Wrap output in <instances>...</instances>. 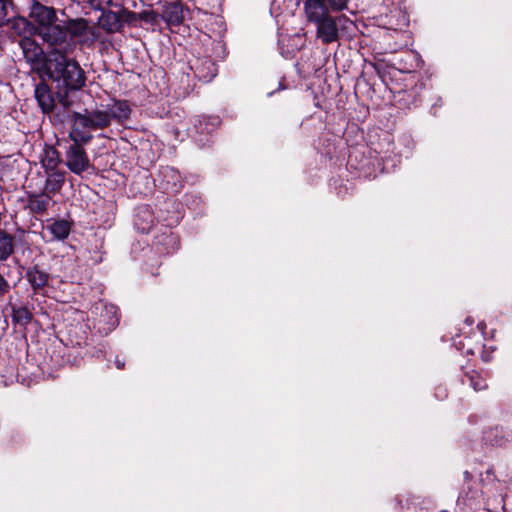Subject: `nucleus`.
<instances>
[{
    "label": "nucleus",
    "instance_id": "1",
    "mask_svg": "<svg viewBox=\"0 0 512 512\" xmlns=\"http://www.w3.org/2000/svg\"><path fill=\"white\" fill-rule=\"evenodd\" d=\"M34 73L41 80L55 83V88L76 91L85 84V73L79 63L68 58L64 53L54 49L45 54L34 41Z\"/></svg>",
    "mask_w": 512,
    "mask_h": 512
},
{
    "label": "nucleus",
    "instance_id": "2",
    "mask_svg": "<svg viewBox=\"0 0 512 512\" xmlns=\"http://www.w3.org/2000/svg\"><path fill=\"white\" fill-rule=\"evenodd\" d=\"M349 0H305L304 12L307 21L314 23L317 37L323 44H330L339 39V26L345 23L353 25L346 16L333 17L330 11H342L347 8Z\"/></svg>",
    "mask_w": 512,
    "mask_h": 512
},
{
    "label": "nucleus",
    "instance_id": "3",
    "mask_svg": "<svg viewBox=\"0 0 512 512\" xmlns=\"http://www.w3.org/2000/svg\"><path fill=\"white\" fill-rule=\"evenodd\" d=\"M57 21L54 7L34 0V36L41 37L51 47L64 43L67 38V29Z\"/></svg>",
    "mask_w": 512,
    "mask_h": 512
},
{
    "label": "nucleus",
    "instance_id": "4",
    "mask_svg": "<svg viewBox=\"0 0 512 512\" xmlns=\"http://www.w3.org/2000/svg\"><path fill=\"white\" fill-rule=\"evenodd\" d=\"M190 136L200 147H209L214 141V135L222 123L218 115H197L191 120Z\"/></svg>",
    "mask_w": 512,
    "mask_h": 512
},
{
    "label": "nucleus",
    "instance_id": "5",
    "mask_svg": "<svg viewBox=\"0 0 512 512\" xmlns=\"http://www.w3.org/2000/svg\"><path fill=\"white\" fill-rule=\"evenodd\" d=\"M36 353H34V363H36L42 378L52 375L54 368L60 365L58 356H54V348L51 345L36 341Z\"/></svg>",
    "mask_w": 512,
    "mask_h": 512
},
{
    "label": "nucleus",
    "instance_id": "6",
    "mask_svg": "<svg viewBox=\"0 0 512 512\" xmlns=\"http://www.w3.org/2000/svg\"><path fill=\"white\" fill-rule=\"evenodd\" d=\"M66 166L76 174L81 175L84 171L94 166L90 163L85 149L78 144H71L66 152Z\"/></svg>",
    "mask_w": 512,
    "mask_h": 512
},
{
    "label": "nucleus",
    "instance_id": "7",
    "mask_svg": "<svg viewBox=\"0 0 512 512\" xmlns=\"http://www.w3.org/2000/svg\"><path fill=\"white\" fill-rule=\"evenodd\" d=\"M178 223V218L169 223L160 233L154 235L153 246L160 254H170L176 251L180 245L179 238L172 232L171 226Z\"/></svg>",
    "mask_w": 512,
    "mask_h": 512
},
{
    "label": "nucleus",
    "instance_id": "8",
    "mask_svg": "<svg viewBox=\"0 0 512 512\" xmlns=\"http://www.w3.org/2000/svg\"><path fill=\"white\" fill-rule=\"evenodd\" d=\"M427 92L425 84L419 83L409 89L398 91L395 97L401 108L412 109L421 105Z\"/></svg>",
    "mask_w": 512,
    "mask_h": 512
},
{
    "label": "nucleus",
    "instance_id": "9",
    "mask_svg": "<svg viewBox=\"0 0 512 512\" xmlns=\"http://www.w3.org/2000/svg\"><path fill=\"white\" fill-rule=\"evenodd\" d=\"M160 19H162L167 27L174 32V27L180 26L184 21V5L180 0L166 3L162 7L160 13Z\"/></svg>",
    "mask_w": 512,
    "mask_h": 512
},
{
    "label": "nucleus",
    "instance_id": "10",
    "mask_svg": "<svg viewBox=\"0 0 512 512\" xmlns=\"http://www.w3.org/2000/svg\"><path fill=\"white\" fill-rule=\"evenodd\" d=\"M190 67L195 77L203 82H210L218 73L217 64L208 56L197 58Z\"/></svg>",
    "mask_w": 512,
    "mask_h": 512
},
{
    "label": "nucleus",
    "instance_id": "11",
    "mask_svg": "<svg viewBox=\"0 0 512 512\" xmlns=\"http://www.w3.org/2000/svg\"><path fill=\"white\" fill-rule=\"evenodd\" d=\"M483 440L491 446L505 447L511 442L512 433L502 426H494L484 431Z\"/></svg>",
    "mask_w": 512,
    "mask_h": 512
},
{
    "label": "nucleus",
    "instance_id": "12",
    "mask_svg": "<svg viewBox=\"0 0 512 512\" xmlns=\"http://www.w3.org/2000/svg\"><path fill=\"white\" fill-rule=\"evenodd\" d=\"M99 18L100 27L108 34L122 32L121 9L117 12L112 10H101Z\"/></svg>",
    "mask_w": 512,
    "mask_h": 512
},
{
    "label": "nucleus",
    "instance_id": "13",
    "mask_svg": "<svg viewBox=\"0 0 512 512\" xmlns=\"http://www.w3.org/2000/svg\"><path fill=\"white\" fill-rule=\"evenodd\" d=\"M47 82L41 80L34 89V99L37 100L43 113H48L54 108V98Z\"/></svg>",
    "mask_w": 512,
    "mask_h": 512
},
{
    "label": "nucleus",
    "instance_id": "14",
    "mask_svg": "<svg viewBox=\"0 0 512 512\" xmlns=\"http://www.w3.org/2000/svg\"><path fill=\"white\" fill-rule=\"evenodd\" d=\"M161 174L163 176V181H165L164 189L167 191H170L171 193H179L181 189L183 188V183L181 179L180 173L172 168V167H166L161 171Z\"/></svg>",
    "mask_w": 512,
    "mask_h": 512
},
{
    "label": "nucleus",
    "instance_id": "15",
    "mask_svg": "<svg viewBox=\"0 0 512 512\" xmlns=\"http://www.w3.org/2000/svg\"><path fill=\"white\" fill-rule=\"evenodd\" d=\"M40 162L46 173L56 169L60 162L59 153L52 145L44 144L42 153L40 154Z\"/></svg>",
    "mask_w": 512,
    "mask_h": 512
},
{
    "label": "nucleus",
    "instance_id": "16",
    "mask_svg": "<svg viewBox=\"0 0 512 512\" xmlns=\"http://www.w3.org/2000/svg\"><path fill=\"white\" fill-rule=\"evenodd\" d=\"M111 119L116 120L118 123L123 124L124 121L130 118L132 109L127 100L113 99V104L109 108Z\"/></svg>",
    "mask_w": 512,
    "mask_h": 512
},
{
    "label": "nucleus",
    "instance_id": "17",
    "mask_svg": "<svg viewBox=\"0 0 512 512\" xmlns=\"http://www.w3.org/2000/svg\"><path fill=\"white\" fill-rule=\"evenodd\" d=\"M46 228L52 235L51 239L64 240L70 234L71 223L65 219H58L48 224Z\"/></svg>",
    "mask_w": 512,
    "mask_h": 512
},
{
    "label": "nucleus",
    "instance_id": "18",
    "mask_svg": "<svg viewBox=\"0 0 512 512\" xmlns=\"http://www.w3.org/2000/svg\"><path fill=\"white\" fill-rule=\"evenodd\" d=\"M134 225L141 233H149L153 228V215L148 208H140L135 215Z\"/></svg>",
    "mask_w": 512,
    "mask_h": 512
},
{
    "label": "nucleus",
    "instance_id": "19",
    "mask_svg": "<svg viewBox=\"0 0 512 512\" xmlns=\"http://www.w3.org/2000/svg\"><path fill=\"white\" fill-rule=\"evenodd\" d=\"M461 382L462 384H468L476 392L485 390L488 387L486 380L475 370L464 372Z\"/></svg>",
    "mask_w": 512,
    "mask_h": 512
},
{
    "label": "nucleus",
    "instance_id": "20",
    "mask_svg": "<svg viewBox=\"0 0 512 512\" xmlns=\"http://www.w3.org/2000/svg\"><path fill=\"white\" fill-rule=\"evenodd\" d=\"M48 177L45 180L44 192L48 194L57 193L64 183V174L59 171H48Z\"/></svg>",
    "mask_w": 512,
    "mask_h": 512
},
{
    "label": "nucleus",
    "instance_id": "21",
    "mask_svg": "<svg viewBox=\"0 0 512 512\" xmlns=\"http://www.w3.org/2000/svg\"><path fill=\"white\" fill-rule=\"evenodd\" d=\"M71 121L73 123V126H78L82 129L96 130L92 113L81 114L79 112H73L71 115Z\"/></svg>",
    "mask_w": 512,
    "mask_h": 512
},
{
    "label": "nucleus",
    "instance_id": "22",
    "mask_svg": "<svg viewBox=\"0 0 512 512\" xmlns=\"http://www.w3.org/2000/svg\"><path fill=\"white\" fill-rule=\"evenodd\" d=\"M81 129L82 128H79L78 126H72L69 137L73 141V144H78L83 147L93 139V135L85 133Z\"/></svg>",
    "mask_w": 512,
    "mask_h": 512
},
{
    "label": "nucleus",
    "instance_id": "23",
    "mask_svg": "<svg viewBox=\"0 0 512 512\" xmlns=\"http://www.w3.org/2000/svg\"><path fill=\"white\" fill-rule=\"evenodd\" d=\"M13 252L12 237L0 231V260H6Z\"/></svg>",
    "mask_w": 512,
    "mask_h": 512
},
{
    "label": "nucleus",
    "instance_id": "24",
    "mask_svg": "<svg viewBox=\"0 0 512 512\" xmlns=\"http://www.w3.org/2000/svg\"><path fill=\"white\" fill-rule=\"evenodd\" d=\"M91 113L96 130L107 128L111 124L112 119L108 110H95Z\"/></svg>",
    "mask_w": 512,
    "mask_h": 512
},
{
    "label": "nucleus",
    "instance_id": "25",
    "mask_svg": "<svg viewBox=\"0 0 512 512\" xmlns=\"http://www.w3.org/2000/svg\"><path fill=\"white\" fill-rule=\"evenodd\" d=\"M51 203L52 198L50 194L46 192L40 193L38 195L34 194V213H43Z\"/></svg>",
    "mask_w": 512,
    "mask_h": 512
},
{
    "label": "nucleus",
    "instance_id": "26",
    "mask_svg": "<svg viewBox=\"0 0 512 512\" xmlns=\"http://www.w3.org/2000/svg\"><path fill=\"white\" fill-rule=\"evenodd\" d=\"M139 21H143L151 26H158L160 23V13L156 10H143L138 12Z\"/></svg>",
    "mask_w": 512,
    "mask_h": 512
},
{
    "label": "nucleus",
    "instance_id": "27",
    "mask_svg": "<svg viewBox=\"0 0 512 512\" xmlns=\"http://www.w3.org/2000/svg\"><path fill=\"white\" fill-rule=\"evenodd\" d=\"M121 20H122V29L125 25H128L130 27H137L138 26V13L129 10L128 8L121 7Z\"/></svg>",
    "mask_w": 512,
    "mask_h": 512
},
{
    "label": "nucleus",
    "instance_id": "28",
    "mask_svg": "<svg viewBox=\"0 0 512 512\" xmlns=\"http://www.w3.org/2000/svg\"><path fill=\"white\" fill-rule=\"evenodd\" d=\"M49 279V275L43 271H40L37 269L36 266H34V295L38 293V290L43 289Z\"/></svg>",
    "mask_w": 512,
    "mask_h": 512
},
{
    "label": "nucleus",
    "instance_id": "29",
    "mask_svg": "<svg viewBox=\"0 0 512 512\" xmlns=\"http://www.w3.org/2000/svg\"><path fill=\"white\" fill-rule=\"evenodd\" d=\"M88 29V22L85 19L73 20L70 23L69 31L71 35L79 37L86 33Z\"/></svg>",
    "mask_w": 512,
    "mask_h": 512
},
{
    "label": "nucleus",
    "instance_id": "30",
    "mask_svg": "<svg viewBox=\"0 0 512 512\" xmlns=\"http://www.w3.org/2000/svg\"><path fill=\"white\" fill-rule=\"evenodd\" d=\"M12 8L10 0H0V26L6 24L10 18V10Z\"/></svg>",
    "mask_w": 512,
    "mask_h": 512
},
{
    "label": "nucleus",
    "instance_id": "31",
    "mask_svg": "<svg viewBox=\"0 0 512 512\" xmlns=\"http://www.w3.org/2000/svg\"><path fill=\"white\" fill-rule=\"evenodd\" d=\"M32 45V42L31 40L28 38V37H24V39L21 41V46H22V49H23V53L25 55V58L27 59V62H31L32 63V57H30V46Z\"/></svg>",
    "mask_w": 512,
    "mask_h": 512
},
{
    "label": "nucleus",
    "instance_id": "32",
    "mask_svg": "<svg viewBox=\"0 0 512 512\" xmlns=\"http://www.w3.org/2000/svg\"><path fill=\"white\" fill-rule=\"evenodd\" d=\"M465 340L467 341V343H465V342L462 343V349L464 350L463 352L467 355L477 354L478 353L477 344L475 346H471V344H470L471 338L470 337H466Z\"/></svg>",
    "mask_w": 512,
    "mask_h": 512
},
{
    "label": "nucleus",
    "instance_id": "33",
    "mask_svg": "<svg viewBox=\"0 0 512 512\" xmlns=\"http://www.w3.org/2000/svg\"><path fill=\"white\" fill-rule=\"evenodd\" d=\"M91 8L94 10H103L104 5H111L112 0H89Z\"/></svg>",
    "mask_w": 512,
    "mask_h": 512
},
{
    "label": "nucleus",
    "instance_id": "34",
    "mask_svg": "<svg viewBox=\"0 0 512 512\" xmlns=\"http://www.w3.org/2000/svg\"><path fill=\"white\" fill-rule=\"evenodd\" d=\"M434 395L435 397L438 399V400H444L448 397V391H447V388L442 386V385H439L435 388V392H434Z\"/></svg>",
    "mask_w": 512,
    "mask_h": 512
},
{
    "label": "nucleus",
    "instance_id": "35",
    "mask_svg": "<svg viewBox=\"0 0 512 512\" xmlns=\"http://www.w3.org/2000/svg\"><path fill=\"white\" fill-rule=\"evenodd\" d=\"M477 351L484 362L490 361V354L485 352L484 345L482 343H477Z\"/></svg>",
    "mask_w": 512,
    "mask_h": 512
},
{
    "label": "nucleus",
    "instance_id": "36",
    "mask_svg": "<svg viewBox=\"0 0 512 512\" xmlns=\"http://www.w3.org/2000/svg\"><path fill=\"white\" fill-rule=\"evenodd\" d=\"M354 159L355 160L357 159L356 151L350 152V154L348 156V165H350L351 167H353L355 169H361L364 167V164H361V163L359 165H355Z\"/></svg>",
    "mask_w": 512,
    "mask_h": 512
},
{
    "label": "nucleus",
    "instance_id": "37",
    "mask_svg": "<svg viewBox=\"0 0 512 512\" xmlns=\"http://www.w3.org/2000/svg\"><path fill=\"white\" fill-rule=\"evenodd\" d=\"M20 26H23V33H25L26 28L29 26V23L24 18H19L15 23V27L19 28ZM21 33H22V31L19 30V34H21Z\"/></svg>",
    "mask_w": 512,
    "mask_h": 512
},
{
    "label": "nucleus",
    "instance_id": "38",
    "mask_svg": "<svg viewBox=\"0 0 512 512\" xmlns=\"http://www.w3.org/2000/svg\"><path fill=\"white\" fill-rule=\"evenodd\" d=\"M114 364L117 369L122 370L125 368V359L117 355L115 357Z\"/></svg>",
    "mask_w": 512,
    "mask_h": 512
},
{
    "label": "nucleus",
    "instance_id": "39",
    "mask_svg": "<svg viewBox=\"0 0 512 512\" xmlns=\"http://www.w3.org/2000/svg\"><path fill=\"white\" fill-rule=\"evenodd\" d=\"M8 290V283L0 274V295H3Z\"/></svg>",
    "mask_w": 512,
    "mask_h": 512
},
{
    "label": "nucleus",
    "instance_id": "40",
    "mask_svg": "<svg viewBox=\"0 0 512 512\" xmlns=\"http://www.w3.org/2000/svg\"><path fill=\"white\" fill-rule=\"evenodd\" d=\"M463 476L465 481H470L472 479V474L469 471H464Z\"/></svg>",
    "mask_w": 512,
    "mask_h": 512
},
{
    "label": "nucleus",
    "instance_id": "41",
    "mask_svg": "<svg viewBox=\"0 0 512 512\" xmlns=\"http://www.w3.org/2000/svg\"><path fill=\"white\" fill-rule=\"evenodd\" d=\"M477 328L481 331L482 334H484V329L486 328L485 322H479Z\"/></svg>",
    "mask_w": 512,
    "mask_h": 512
},
{
    "label": "nucleus",
    "instance_id": "42",
    "mask_svg": "<svg viewBox=\"0 0 512 512\" xmlns=\"http://www.w3.org/2000/svg\"><path fill=\"white\" fill-rule=\"evenodd\" d=\"M26 276L29 281H32V272L30 270L27 271Z\"/></svg>",
    "mask_w": 512,
    "mask_h": 512
},
{
    "label": "nucleus",
    "instance_id": "43",
    "mask_svg": "<svg viewBox=\"0 0 512 512\" xmlns=\"http://www.w3.org/2000/svg\"><path fill=\"white\" fill-rule=\"evenodd\" d=\"M33 325H34V329H35L36 326L38 325V321L34 320Z\"/></svg>",
    "mask_w": 512,
    "mask_h": 512
}]
</instances>
